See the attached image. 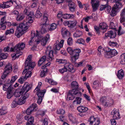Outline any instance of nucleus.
I'll return each instance as SVG.
<instances>
[{
	"mask_svg": "<svg viewBox=\"0 0 125 125\" xmlns=\"http://www.w3.org/2000/svg\"><path fill=\"white\" fill-rule=\"evenodd\" d=\"M46 111H44L42 110H40L38 112V115H40L42 116H44L45 114Z\"/></svg>",
	"mask_w": 125,
	"mask_h": 125,
	"instance_id": "4d7b16f0",
	"label": "nucleus"
},
{
	"mask_svg": "<svg viewBox=\"0 0 125 125\" xmlns=\"http://www.w3.org/2000/svg\"><path fill=\"white\" fill-rule=\"evenodd\" d=\"M24 15L23 14L20 13L17 16L16 19L18 21H21L24 18Z\"/></svg>",
	"mask_w": 125,
	"mask_h": 125,
	"instance_id": "c9c22d12",
	"label": "nucleus"
},
{
	"mask_svg": "<svg viewBox=\"0 0 125 125\" xmlns=\"http://www.w3.org/2000/svg\"><path fill=\"white\" fill-rule=\"evenodd\" d=\"M109 45L112 47L115 46L116 47H119V45L116 42H114L110 41L109 42Z\"/></svg>",
	"mask_w": 125,
	"mask_h": 125,
	"instance_id": "58836bf2",
	"label": "nucleus"
},
{
	"mask_svg": "<svg viewBox=\"0 0 125 125\" xmlns=\"http://www.w3.org/2000/svg\"><path fill=\"white\" fill-rule=\"evenodd\" d=\"M17 104H18V101H16L15 100L13 101L12 104V108H15L16 107Z\"/></svg>",
	"mask_w": 125,
	"mask_h": 125,
	"instance_id": "e2e57ef3",
	"label": "nucleus"
},
{
	"mask_svg": "<svg viewBox=\"0 0 125 125\" xmlns=\"http://www.w3.org/2000/svg\"><path fill=\"white\" fill-rule=\"evenodd\" d=\"M47 69H45L44 70L42 71L40 75L42 77H43L45 76L46 73L47 72Z\"/></svg>",
	"mask_w": 125,
	"mask_h": 125,
	"instance_id": "6e6d98bb",
	"label": "nucleus"
},
{
	"mask_svg": "<svg viewBox=\"0 0 125 125\" xmlns=\"http://www.w3.org/2000/svg\"><path fill=\"white\" fill-rule=\"evenodd\" d=\"M32 55H29L27 57L25 62V69L23 72V73H25V71L27 69H30L31 70L33 69L35 66L36 64L35 62H32Z\"/></svg>",
	"mask_w": 125,
	"mask_h": 125,
	"instance_id": "7ed1b4c3",
	"label": "nucleus"
},
{
	"mask_svg": "<svg viewBox=\"0 0 125 125\" xmlns=\"http://www.w3.org/2000/svg\"><path fill=\"white\" fill-rule=\"evenodd\" d=\"M18 78V77L17 75H15L14 76H13L11 77V80H10L9 79L8 80V82H9L11 84L15 81Z\"/></svg>",
	"mask_w": 125,
	"mask_h": 125,
	"instance_id": "37998d69",
	"label": "nucleus"
},
{
	"mask_svg": "<svg viewBox=\"0 0 125 125\" xmlns=\"http://www.w3.org/2000/svg\"><path fill=\"white\" fill-rule=\"evenodd\" d=\"M29 70V69H27L26 70V71H25V73H24V74H25V73L27 72V73L24 77V78H25L26 79H27L28 78L30 77L31 75V72L30 71H28ZM30 70H31L30 69ZM22 74H23V73Z\"/></svg>",
	"mask_w": 125,
	"mask_h": 125,
	"instance_id": "2f4dec72",
	"label": "nucleus"
},
{
	"mask_svg": "<svg viewBox=\"0 0 125 125\" xmlns=\"http://www.w3.org/2000/svg\"><path fill=\"white\" fill-rule=\"evenodd\" d=\"M124 72L122 69H121L118 71L117 76L119 79H122L124 77Z\"/></svg>",
	"mask_w": 125,
	"mask_h": 125,
	"instance_id": "393cba45",
	"label": "nucleus"
},
{
	"mask_svg": "<svg viewBox=\"0 0 125 125\" xmlns=\"http://www.w3.org/2000/svg\"><path fill=\"white\" fill-rule=\"evenodd\" d=\"M14 32V31L13 29H10L6 31L5 34L6 35H7L8 34H13Z\"/></svg>",
	"mask_w": 125,
	"mask_h": 125,
	"instance_id": "de8ad7c7",
	"label": "nucleus"
},
{
	"mask_svg": "<svg viewBox=\"0 0 125 125\" xmlns=\"http://www.w3.org/2000/svg\"><path fill=\"white\" fill-rule=\"evenodd\" d=\"M57 25L54 23H53L51 25L50 28L49 29L50 31H52L55 30L57 27Z\"/></svg>",
	"mask_w": 125,
	"mask_h": 125,
	"instance_id": "864d4df0",
	"label": "nucleus"
},
{
	"mask_svg": "<svg viewBox=\"0 0 125 125\" xmlns=\"http://www.w3.org/2000/svg\"><path fill=\"white\" fill-rule=\"evenodd\" d=\"M77 23L76 21L75 20L73 21H70L69 27H73L75 26Z\"/></svg>",
	"mask_w": 125,
	"mask_h": 125,
	"instance_id": "49530a36",
	"label": "nucleus"
},
{
	"mask_svg": "<svg viewBox=\"0 0 125 125\" xmlns=\"http://www.w3.org/2000/svg\"><path fill=\"white\" fill-rule=\"evenodd\" d=\"M57 113L58 114L63 115L65 113V111L62 109H60L57 110Z\"/></svg>",
	"mask_w": 125,
	"mask_h": 125,
	"instance_id": "bf43d9fd",
	"label": "nucleus"
},
{
	"mask_svg": "<svg viewBox=\"0 0 125 125\" xmlns=\"http://www.w3.org/2000/svg\"><path fill=\"white\" fill-rule=\"evenodd\" d=\"M114 102L113 100L110 98V99L108 100L107 101H106L103 104L104 107H107L112 105L113 104Z\"/></svg>",
	"mask_w": 125,
	"mask_h": 125,
	"instance_id": "6ab92c4d",
	"label": "nucleus"
},
{
	"mask_svg": "<svg viewBox=\"0 0 125 125\" xmlns=\"http://www.w3.org/2000/svg\"><path fill=\"white\" fill-rule=\"evenodd\" d=\"M84 84L86 86L87 89L88 90L89 93H90L91 91V90L90 85L88 83L85 82L84 83Z\"/></svg>",
	"mask_w": 125,
	"mask_h": 125,
	"instance_id": "680f3d73",
	"label": "nucleus"
},
{
	"mask_svg": "<svg viewBox=\"0 0 125 125\" xmlns=\"http://www.w3.org/2000/svg\"><path fill=\"white\" fill-rule=\"evenodd\" d=\"M82 32L80 31H77L74 33L73 36L74 37L77 38L80 37L82 35Z\"/></svg>",
	"mask_w": 125,
	"mask_h": 125,
	"instance_id": "4c0bfd02",
	"label": "nucleus"
},
{
	"mask_svg": "<svg viewBox=\"0 0 125 125\" xmlns=\"http://www.w3.org/2000/svg\"><path fill=\"white\" fill-rule=\"evenodd\" d=\"M122 7L121 3L120 2H115L113 7L116 9H117L121 8Z\"/></svg>",
	"mask_w": 125,
	"mask_h": 125,
	"instance_id": "ea45409f",
	"label": "nucleus"
},
{
	"mask_svg": "<svg viewBox=\"0 0 125 125\" xmlns=\"http://www.w3.org/2000/svg\"><path fill=\"white\" fill-rule=\"evenodd\" d=\"M88 121L90 122L91 125H99L100 123L99 119L97 117H95L93 116L90 117Z\"/></svg>",
	"mask_w": 125,
	"mask_h": 125,
	"instance_id": "0eeeda50",
	"label": "nucleus"
},
{
	"mask_svg": "<svg viewBox=\"0 0 125 125\" xmlns=\"http://www.w3.org/2000/svg\"><path fill=\"white\" fill-rule=\"evenodd\" d=\"M34 14L33 12H31L28 15L26 18L27 21L26 24L31 23H32L34 19Z\"/></svg>",
	"mask_w": 125,
	"mask_h": 125,
	"instance_id": "9b49d317",
	"label": "nucleus"
},
{
	"mask_svg": "<svg viewBox=\"0 0 125 125\" xmlns=\"http://www.w3.org/2000/svg\"><path fill=\"white\" fill-rule=\"evenodd\" d=\"M107 2L108 0H102ZM99 0H91V3L92 4L93 11H96L99 6Z\"/></svg>",
	"mask_w": 125,
	"mask_h": 125,
	"instance_id": "6e6552de",
	"label": "nucleus"
},
{
	"mask_svg": "<svg viewBox=\"0 0 125 125\" xmlns=\"http://www.w3.org/2000/svg\"><path fill=\"white\" fill-rule=\"evenodd\" d=\"M14 3L16 4L15 6L17 8H20L21 7V2L18 1L17 2L16 0H14L13 2L12 0H10L9 1L3 2L1 5H2V8H7L10 7L13 4H14Z\"/></svg>",
	"mask_w": 125,
	"mask_h": 125,
	"instance_id": "20e7f679",
	"label": "nucleus"
},
{
	"mask_svg": "<svg viewBox=\"0 0 125 125\" xmlns=\"http://www.w3.org/2000/svg\"><path fill=\"white\" fill-rule=\"evenodd\" d=\"M117 14L116 9L113 7L110 13V15L112 16H115Z\"/></svg>",
	"mask_w": 125,
	"mask_h": 125,
	"instance_id": "09e8293b",
	"label": "nucleus"
},
{
	"mask_svg": "<svg viewBox=\"0 0 125 125\" xmlns=\"http://www.w3.org/2000/svg\"><path fill=\"white\" fill-rule=\"evenodd\" d=\"M73 39L72 38H69L67 40V44L69 45H71L73 44Z\"/></svg>",
	"mask_w": 125,
	"mask_h": 125,
	"instance_id": "0e129e2a",
	"label": "nucleus"
},
{
	"mask_svg": "<svg viewBox=\"0 0 125 125\" xmlns=\"http://www.w3.org/2000/svg\"><path fill=\"white\" fill-rule=\"evenodd\" d=\"M31 36V40L29 42V44L31 45H35L40 42L42 45L45 46L50 38V36L48 34H47L44 37L40 35L37 31H32Z\"/></svg>",
	"mask_w": 125,
	"mask_h": 125,
	"instance_id": "f257e3e1",
	"label": "nucleus"
},
{
	"mask_svg": "<svg viewBox=\"0 0 125 125\" xmlns=\"http://www.w3.org/2000/svg\"><path fill=\"white\" fill-rule=\"evenodd\" d=\"M48 14L45 13L44 14L43 16V17L42 19H41V21L42 22L44 23H48Z\"/></svg>",
	"mask_w": 125,
	"mask_h": 125,
	"instance_id": "c756f323",
	"label": "nucleus"
},
{
	"mask_svg": "<svg viewBox=\"0 0 125 125\" xmlns=\"http://www.w3.org/2000/svg\"><path fill=\"white\" fill-rule=\"evenodd\" d=\"M105 54L107 55L111 54V55H115L117 54L116 51L115 49L111 50L109 48H106V51L105 52Z\"/></svg>",
	"mask_w": 125,
	"mask_h": 125,
	"instance_id": "a211bd4d",
	"label": "nucleus"
},
{
	"mask_svg": "<svg viewBox=\"0 0 125 125\" xmlns=\"http://www.w3.org/2000/svg\"><path fill=\"white\" fill-rule=\"evenodd\" d=\"M32 86L31 84H29L28 82H26L24 83L23 87L27 92L31 89Z\"/></svg>",
	"mask_w": 125,
	"mask_h": 125,
	"instance_id": "5701e85b",
	"label": "nucleus"
},
{
	"mask_svg": "<svg viewBox=\"0 0 125 125\" xmlns=\"http://www.w3.org/2000/svg\"><path fill=\"white\" fill-rule=\"evenodd\" d=\"M93 84V88L94 89H98L102 86V83L98 80H95Z\"/></svg>",
	"mask_w": 125,
	"mask_h": 125,
	"instance_id": "4468645a",
	"label": "nucleus"
},
{
	"mask_svg": "<svg viewBox=\"0 0 125 125\" xmlns=\"http://www.w3.org/2000/svg\"><path fill=\"white\" fill-rule=\"evenodd\" d=\"M64 67L67 68V70L72 73H74L75 71V70L73 68V66L72 64L69 62H67L65 64Z\"/></svg>",
	"mask_w": 125,
	"mask_h": 125,
	"instance_id": "dca6fc26",
	"label": "nucleus"
},
{
	"mask_svg": "<svg viewBox=\"0 0 125 125\" xmlns=\"http://www.w3.org/2000/svg\"><path fill=\"white\" fill-rule=\"evenodd\" d=\"M56 51H53L52 50H47L45 51L46 55H53L56 54Z\"/></svg>",
	"mask_w": 125,
	"mask_h": 125,
	"instance_id": "a18cd8bd",
	"label": "nucleus"
},
{
	"mask_svg": "<svg viewBox=\"0 0 125 125\" xmlns=\"http://www.w3.org/2000/svg\"><path fill=\"white\" fill-rule=\"evenodd\" d=\"M91 19H92V17L91 16H88L84 18L81 21V23L82 24L83 20H84V21L85 22H87L89 20Z\"/></svg>",
	"mask_w": 125,
	"mask_h": 125,
	"instance_id": "603ef678",
	"label": "nucleus"
},
{
	"mask_svg": "<svg viewBox=\"0 0 125 125\" xmlns=\"http://www.w3.org/2000/svg\"><path fill=\"white\" fill-rule=\"evenodd\" d=\"M7 113V111L5 107H2L1 108H0V115H4Z\"/></svg>",
	"mask_w": 125,
	"mask_h": 125,
	"instance_id": "79ce46f5",
	"label": "nucleus"
},
{
	"mask_svg": "<svg viewBox=\"0 0 125 125\" xmlns=\"http://www.w3.org/2000/svg\"><path fill=\"white\" fill-rule=\"evenodd\" d=\"M81 52V50L80 49H75L73 51V53L74 54H78L79 55V53Z\"/></svg>",
	"mask_w": 125,
	"mask_h": 125,
	"instance_id": "69168bd1",
	"label": "nucleus"
},
{
	"mask_svg": "<svg viewBox=\"0 0 125 125\" xmlns=\"http://www.w3.org/2000/svg\"><path fill=\"white\" fill-rule=\"evenodd\" d=\"M77 109L80 112H85L87 110L88 108L85 107L81 106L78 107Z\"/></svg>",
	"mask_w": 125,
	"mask_h": 125,
	"instance_id": "a878e982",
	"label": "nucleus"
},
{
	"mask_svg": "<svg viewBox=\"0 0 125 125\" xmlns=\"http://www.w3.org/2000/svg\"><path fill=\"white\" fill-rule=\"evenodd\" d=\"M111 114L113 115V118L114 119H118L120 118V115L118 109L114 108L113 110L111 112Z\"/></svg>",
	"mask_w": 125,
	"mask_h": 125,
	"instance_id": "ddd939ff",
	"label": "nucleus"
},
{
	"mask_svg": "<svg viewBox=\"0 0 125 125\" xmlns=\"http://www.w3.org/2000/svg\"><path fill=\"white\" fill-rule=\"evenodd\" d=\"M79 55H71V61L72 62H75L79 58Z\"/></svg>",
	"mask_w": 125,
	"mask_h": 125,
	"instance_id": "a19ab883",
	"label": "nucleus"
},
{
	"mask_svg": "<svg viewBox=\"0 0 125 125\" xmlns=\"http://www.w3.org/2000/svg\"><path fill=\"white\" fill-rule=\"evenodd\" d=\"M22 34L23 33L21 31V30L18 29L16 30L15 35L17 37L19 38L22 35Z\"/></svg>",
	"mask_w": 125,
	"mask_h": 125,
	"instance_id": "e433bc0d",
	"label": "nucleus"
},
{
	"mask_svg": "<svg viewBox=\"0 0 125 125\" xmlns=\"http://www.w3.org/2000/svg\"><path fill=\"white\" fill-rule=\"evenodd\" d=\"M12 67L10 63H9L5 67L4 71L7 73V74H8L9 73L12 71Z\"/></svg>",
	"mask_w": 125,
	"mask_h": 125,
	"instance_id": "4be33fe9",
	"label": "nucleus"
},
{
	"mask_svg": "<svg viewBox=\"0 0 125 125\" xmlns=\"http://www.w3.org/2000/svg\"><path fill=\"white\" fill-rule=\"evenodd\" d=\"M99 27L100 28L103 30L107 29L108 28V26L106 23L103 22L100 24Z\"/></svg>",
	"mask_w": 125,
	"mask_h": 125,
	"instance_id": "473e14b6",
	"label": "nucleus"
},
{
	"mask_svg": "<svg viewBox=\"0 0 125 125\" xmlns=\"http://www.w3.org/2000/svg\"><path fill=\"white\" fill-rule=\"evenodd\" d=\"M42 15V13L40 12L38 9H37L35 15V17L37 18H40Z\"/></svg>",
	"mask_w": 125,
	"mask_h": 125,
	"instance_id": "5fc2aeb1",
	"label": "nucleus"
},
{
	"mask_svg": "<svg viewBox=\"0 0 125 125\" xmlns=\"http://www.w3.org/2000/svg\"><path fill=\"white\" fill-rule=\"evenodd\" d=\"M61 32L62 36L63 37L70 35V33L65 28H63L62 29Z\"/></svg>",
	"mask_w": 125,
	"mask_h": 125,
	"instance_id": "412c9836",
	"label": "nucleus"
},
{
	"mask_svg": "<svg viewBox=\"0 0 125 125\" xmlns=\"http://www.w3.org/2000/svg\"><path fill=\"white\" fill-rule=\"evenodd\" d=\"M13 88L11 84L8 81L7 83L3 85V89L4 91H11Z\"/></svg>",
	"mask_w": 125,
	"mask_h": 125,
	"instance_id": "f8f14e48",
	"label": "nucleus"
},
{
	"mask_svg": "<svg viewBox=\"0 0 125 125\" xmlns=\"http://www.w3.org/2000/svg\"><path fill=\"white\" fill-rule=\"evenodd\" d=\"M48 23H44L41 22L40 23L41 25H42L40 32L42 34H43L46 32V27L47 24Z\"/></svg>",
	"mask_w": 125,
	"mask_h": 125,
	"instance_id": "b1692460",
	"label": "nucleus"
},
{
	"mask_svg": "<svg viewBox=\"0 0 125 125\" xmlns=\"http://www.w3.org/2000/svg\"><path fill=\"white\" fill-rule=\"evenodd\" d=\"M84 42V41L82 39H80L77 40L76 42L79 44H83Z\"/></svg>",
	"mask_w": 125,
	"mask_h": 125,
	"instance_id": "338daca9",
	"label": "nucleus"
},
{
	"mask_svg": "<svg viewBox=\"0 0 125 125\" xmlns=\"http://www.w3.org/2000/svg\"><path fill=\"white\" fill-rule=\"evenodd\" d=\"M14 48H10L9 47H5L4 50L5 52H14Z\"/></svg>",
	"mask_w": 125,
	"mask_h": 125,
	"instance_id": "8fccbe9b",
	"label": "nucleus"
},
{
	"mask_svg": "<svg viewBox=\"0 0 125 125\" xmlns=\"http://www.w3.org/2000/svg\"><path fill=\"white\" fill-rule=\"evenodd\" d=\"M116 35L115 32H113L112 31H108L107 33L105 34V36L106 37H110V38H115Z\"/></svg>",
	"mask_w": 125,
	"mask_h": 125,
	"instance_id": "f3484780",
	"label": "nucleus"
},
{
	"mask_svg": "<svg viewBox=\"0 0 125 125\" xmlns=\"http://www.w3.org/2000/svg\"><path fill=\"white\" fill-rule=\"evenodd\" d=\"M29 25L28 24H26V23H20L19 25V27L21 29V30L22 31H26L28 28V26Z\"/></svg>",
	"mask_w": 125,
	"mask_h": 125,
	"instance_id": "aec40b11",
	"label": "nucleus"
},
{
	"mask_svg": "<svg viewBox=\"0 0 125 125\" xmlns=\"http://www.w3.org/2000/svg\"><path fill=\"white\" fill-rule=\"evenodd\" d=\"M19 93L22 96H25L27 94H28L24 89L23 87L19 90Z\"/></svg>",
	"mask_w": 125,
	"mask_h": 125,
	"instance_id": "f704fd0d",
	"label": "nucleus"
},
{
	"mask_svg": "<svg viewBox=\"0 0 125 125\" xmlns=\"http://www.w3.org/2000/svg\"><path fill=\"white\" fill-rule=\"evenodd\" d=\"M37 105L35 104H33L28 108L26 111L27 115H30L32 111H36L37 110Z\"/></svg>",
	"mask_w": 125,
	"mask_h": 125,
	"instance_id": "9d476101",
	"label": "nucleus"
},
{
	"mask_svg": "<svg viewBox=\"0 0 125 125\" xmlns=\"http://www.w3.org/2000/svg\"><path fill=\"white\" fill-rule=\"evenodd\" d=\"M25 46V44L23 42L20 43L16 45L14 48V52L16 53L15 55L21 52V51L24 50Z\"/></svg>",
	"mask_w": 125,
	"mask_h": 125,
	"instance_id": "39448f33",
	"label": "nucleus"
},
{
	"mask_svg": "<svg viewBox=\"0 0 125 125\" xmlns=\"http://www.w3.org/2000/svg\"><path fill=\"white\" fill-rule=\"evenodd\" d=\"M110 99V98L107 96H102L100 99V101L103 104L105 102L107 101Z\"/></svg>",
	"mask_w": 125,
	"mask_h": 125,
	"instance_id": "72a5a7b5",
	"label": "nucleus"
},
{
	"mask_svg": "<svg viewBox=\"0 0 125 125\" xmlns=\"http://www.w3.org/2000/svg\"><path fill=\"white\" fill-rule=\"evenodd\" d=\"M82 99L79 97H76L75 100L73 101V103L74 104H80L81 103V101Z\"/></svg>",
	"mask_w": 125,
	"mask_h": 125,
	"instance_id": "c03bdc74",
	"label": "nucleus"
},
{
	"mask_svg": "<svg viewBox=\"0 0 125 125\" xmlns=\"http://www.w3.org/2000/svg\"><path fill=\"white\" fill-rule=\"evenodd\" d=\"M119 21L120 23H123L125 22V17L120 16Z\"/></svg>",
	"mask_w": 125,
	"mask_h": 125,
	"instance_id": "774afa93",
	"label": "nucleus"
},
{
	"mask_svg": "<svg viewBox=\"0 0 125 125\" xmlns=\"http://www.w3.org/2000/svg\"><path fill=\"white\" fill-rule=\"evenodd\" d=\"M29 96V94H27L25 96H22L18 100V105H21L24 104L26 99Z\"/></svg>",
	"mask_w": 125,
	"mask_h": 125,
	"instance_id": "2eb2a0df",
	"label": "nucleus"
},
{
	"mask_svg": "<svg viewBox=\"0 0 125 125\" xmlns=\"http://www.w3.org/2000/svg\"><path fill=\"white\" fill-rule=\"evenodd\" d=\"M105 8V11L107 13H109L110 12L111 9V7L110 6L107 5H106V7Z\"/></svg>",
	"mask_w": 125,
	"mask_h": 125,
	"instance_id": "13d9d810",
	"label": "nucleus"
},
{
	"mask_svg": "<svg viewBox=\"0 0 125 125\" xmlns=\"http://www.w3.org/2000/svg\"><path fill=\"white\" fill-rule=\"evenodd\" d=\"M98 54L99 55L104 54L103 52H104V54H105V52H106V50H104V48L101 46H100L98 47Z\"/></svg>",
	"mask_w": 125,
	"mask_h": 125,
	"instance_id": "bb28decb",
	"label": "nucleus"
},
{
	"mask_svg": "<svg viewBox=\"0 0 125 125\" xmlns=\"http://www.w3.org/2000/svg\"><path fill=\"white\" fill-rule=\"evenodd\" d=\"M36 91L37 92L36 94L37 95L38 98L37 103L39 104L42 102V98L46 92V90L45 89L42 90H38Z\"/></svg>",
	"mask_w": 125,
	"mask_h": 125,
	"instance_id": "423d86ee",
	"label": "nucleus"
},
{
	"mask_svg": "<svg viewBox=\"0 0 125 125\" xmlns=\"http://www.w3.org/2000/svg\"><path fill=\"white\" fill-rule=\"evenodd\" d=\"M46 57L45 55L43 56L39 60L38 64V66H40L43 64L46 60Z\"/></svg>",
	"mask_w": 125,
	"mask_h": 125,
	"instance_id": "cd10ccee",
	"label": "nucleus"
},
{
	"mask_svg": "<svg viewBox=\"0 0 125 125\" xmlns=\"http://www.w3.org/2000/svg\"><path fill=\"white\" fill-rule=\"evenodd\" d=\"M71 85L72 88H75L70 90L69 92L67 97L70 100H73L75 97V95L81 97L82 95V93L78 89L79 86L77 82H73L71 83Z\"/></svg>",
	"mask_w": 125,
	"mask_h": 125,
	"instance_id": "f03ea898",
	"label": "nucleus"
},
{
	"mask_svg": "<svg viewBox=\"0 0 125 125\" xmlns=\"http://www.w3.org/2000/svg\"><path fill=\"white\" fill-rule=\"evenodd\" d=\"M69 6L70 11L72 12L74 11L75 8V4L73 2H71L69 3Z\"/></svg>",
	"mask_w": 125,
	"mask_h": 125,
	"instance_id": "c85d7f7f",
	"label": "nucleus"
},
{
	"mask_svg": "<svg viewBox=\"0 0 125 125\" xmlns=\"http://www.w3.org/2000/svg\"><path fill=\"white\" fill-rule=\"evenodd\" d=\"M45 82L49 83L50 84L52 85H56L57 84V83L52 79L50 78H46Z\"/></svg>",
	"mask_w": 125,
	"mask_h": 125,
	"instance_id": "7c9ffc66",
	"label": "nucleus"
},
{
	"mask_svg": "<svg viewBox=\"0 0 125 125\" xmlns=\"http://www.w3.org/2000/svg\"><path fill=\"white\" fill-rule=\"evenodd\" d=\"M42 123V125L39 124V125H47L48 124V119L46 117L42 121L40 122V124H41Z\"/></svg>",
	"mask_w": 125,
	"mask_h": 125,
	"instance_id": "3c124183",
	"label": "nucleus"
},
{
	"mask_svg": "<svg viewBox=\"0 0 125 125\" xmlns=\"http://www.w3.org/2000/svg\"><path fill=\"white\" fill-rule=\"evenodd\" d=\"M13 96L12 94L11 91H7V97L8 99L10 98Z\"/></svg>",
	"mask_w": 125,
	"mask_h": 125,
	"instance_id": "052dcab7",
	"label": "nucleus"
},
{
	"mask_svg": "<svg viewBox=\"0 0 125 125\" xmlns=\"http://www.w3.org/2000/svg\"><path fill=\"white\" fill-rule=\"evenodd\" d=\"M64 41L61 40L60 42L58 40L56 41V43L53 46V48L55 50H59L63 46Z\"/></svg>",
	"mask_w": 125,
	"mask_h": 125,
	"instance_id": "1a4fd4ad",
	"label": "nucleus"
}]
</instances>
